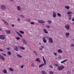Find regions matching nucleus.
I'll return each instance as SVG.
<instances>
[{
  "label": "nucleus",
  "mask_w": 74,
  "mask_h": 74,
  "mask_svg": "<svg viewBox=\"0 0 74 74\" xmlns=\"http://www.w3.org/2000/svg\"><path fill=\"white\" fill-rule=\"evenodd\" d=\"M3 73H4V74H5L6 73H7V70L5 69H4L3 70Z\"/></svg>",
  "instance_id": "a878e982"
},
{
  "label": "nucleus",
  "mask_w": 74,
  "mask_h": 74,
  "mask_svg": "<svg viewBox=\"0 0 74 74\" xmlns=\"http://www.w3.org/2000/svg\"><path fill=\"white\" fill-rule=\"evenodd\" d=\"M54 54L55 55V56H56L57 55V53H54Z\"/></svg>",
  "instance_id": "09e8293b"
},
{
  "label": "nucleus",
  "mask_w": 74,
  "mask_h": 74,
  "mask_svg": "<svg viewBox=\"0 0 74 74\" xmlns=\"http://www.w3.org/2000/svg\"><path fill=\"white\" fill-rule=\"evenodd\" d=\"M6 49L8 50H10V48H6Z\"/></svg>",
  "instance_id": "3c124183"
},
{
  "label": "nucleus",
  "mask_w": 74,
  "mask_h": 74,
  "mask_svg": "<svg viewBox=\"0 0 74 74\" xmlns=\"http://www.w3.org/2000/svg\"><path fill=\"white\" fill-rule=\"evenodd\" d=\"M58 59H61V57H59Z\"/></svg>",
  "instance_id": "6e6d98bb"
},
{
  "label": "nucleus",
  "mask_w": 74,
  "mask_h": 74,
  "mask_svg": "<svg viewBox=\"0 0 74 74\" xmlns=\"http://www.w3.org/2000/svg\"><path fill=\"white\" fill-rule=\"evenodd\" d=\"M49 74H53V73L52 71H50L49 72Z\"/></svg>",
  "instance_id": "79ce46f5"
},
{
  "label": "nucleus",
  "mask_w": 74,
  "mask_h": 74,
  "mask_svg": "<svg viewBox=\"0 0 74 74\" xmlns=\"http://www.w3.org/2000/svg\"><path fill=\"white\" fill-rule=\"evenodd\" d=\"M16 39L17 40H20V38H19V37H16Z\"/></svg>",
  "instance_id": "e433bc0d"
},
{
  "label": "nucleus",
  "mask_w": 74,
  "mask_h": 74,
  "mask_svg": "<svg viewBox=\"0 0 74 74\" xmlns=\"http://www.w3.org/2000/svg\"><path fill=\"white\" fill-rule=\"evenodd\" d=\"M53 18H55L56 16V13L55 12H53Z\"/></svg>",
  "instance_id": "f8f14e48"
},
{
  "label": "nucleus",
  "mask_w": 74,
  "mask_h": 74,
  "mask_svg": "<svg viewBox=\"0 0 74 74\" xmlns=\"http://www.w3.org/2000/svg\"><path fill=\"white\" fill-rule=\"evenodd\" d=\"M49 40L51 43H52L53 42V40H52V39L51 38H49Z\"/></svg>",
  "instance_id": "6e6552de"
},
{
  "label": "nucleus",
  "mask_w": 74,
  "mask_h": 74,
  "mask_svg": "<svg viewBox=\"0 0 74 74\" xmlns=\"http://www.w3.org/2000/svg\"><path fill=\"white\" fill-rule=\"evenodd\" d=\"M5 32L7 34H10V33H11V31L9 30L6 31Z\"/></svg>",
  "instance_id": "9d476101"
},
{
  "label": "nucleus",
  "mask_w": 74,
  "mask_h": 74,
  "mask_svg": "<svg viewBox=\"0 0 74 74\" xmlns=\"http://www.w3.org/2000/svg\"><path fill=\"white\" fill-rule=\"evenodd\" d=\"M67 59H66L64 60L63 61H62L61 62V63H64L65 62H67Z\"/></svg>",
  "instance_id": "dca6fc26"
},
{
  "label": "nucleus",
  "mask_w": 74,
  "mask_h": 74,
  "mask_svg": "<svg viewBox=\"0 0 74 74\" xmlns=\"http://www.w3.org/2000/svg\"><path fill=\"white\" fill-rule=\"evenodd\" d=\"M0 58L2 60H5V58L1 55H0Z\"/></svg>",
  "instance_id": "4468645a"
},
{
  "label": "nucleus",
  "mask_w": 74,
  "mask_h": 74,
  "mask_svg": "<svg viewBox=\"0 0 74 74\" xmlns=\"http://www.w3.org/2000/svg\"><path fill=\"white\" fill-rule=\"evenodd\" d=\"M12 27H14V25L13 24H12Z\"/></svg>",
  "instance_id": "864d4df0"
},
{
  "label": "nucleus",
  "mask_w": 74,
  "mask_h": 74,
  "mask_svg": "<svg viewBox=\"0 0 74 74\" xmlns=\"http://www.w3.org/2000/svg\"><path fill=\"white\" fill-rule=\"evenodd\" d=\"M26 21L28 22H30V19L29 18H27L26 19Z\"/></svg>",
  "instance_id": "c756f323"
},
{
  "label": "nucleus",
  "mask_w": 74,
  "mask_h": 74,
  "mask_svg": "<svg viewBox=\"0 0 74 74\" xmlns=\"http://www.w3.org/2000/svg\"><path fill=\"white\" fill-rule=\"evenodd\" d=\"M17 8L18 11H19V10H21V7L20 6H17Z\"/></svg>",
  "instance_id": "5701e85b"
},
{
  "label": "nucleus",
  "mask_w": 74,
  "mask_h": 74,
  "mask_svg": "<svg viewBox=\"0 0 74 74\" xmlns=\"http://www.w3.org/2000/svg\"><path fill=\"white\" fill-rule=\"evenodd\" d=\"M18 47L20 48V49H22V50H25V48L22 46H18Z\"/></svg>",
  "instance_id": "9b49d317"
},
{
  "label": "nucleus",
  "mask_w": 74,
  "mask_h": 74,
  "mask_svg": "<svg viewBox=\"0 0 74 74\" xmlns=\"http://www.w3.org/2000/svg\"><path fill=\"white\" fill-rule=\"evenodd\" d=\"M43 31L44 32V33H46V34H48V32L46 29H43Z\"/></svg>",
  "instance_id": "ddd939ff"
},
{
  "label": "nucleus",
  "mask_w": 74,
  "mask_h": 74,
  "mask_svg": "<svg viewBox=\"0 0 74 74\" xmlns=\"http://www.w3.org/2000/svg\"><path fill=\"white\" fill-rule=\"evenodd\" d=\"M17 56H18V57H19V58H22V56H21L20 55H17Z\"/></svg>",
  "instance_id": "58836bf2"
},
{
  "label": "nucleus",
  "mask_w": 74,
  "mask_h": 74,
  "mask_svg": "<svg viewBox=\"0 0 74 74\" xmlns=\"http://www.w3.org/2000/svg\"><path fill=\"white\" fill-rule=\"evenodd\" d=\"M5 37V36L4 35H1L0 36V39H1V40H4Z\"/></svg>",
  "instance_id": "7ed1b4c3"
},
{
  "label": "nucleus",
  "mask_w": 74,
  "mask_h": 74,
  "mask_svg": "<svg viewBox=\"0 0 74 74\" xmlns=\"http://www.w3.org/2000/svg\"><path fill=\"white\" fill-rule=\"evenodd\" d=\"M43 42L44 43H47V40H46V39L45 38H43Z\"/></svg>",
  "instance_id": "a211bd4d"
},
{
  "label": "nucleus",
  "mask_w": 74,
  "mask_h": 74,
  "mask_svg": "<svg viewBox=\"0 0 74 74\" xmlns=\"http://www.w3.org/2000/svg\"><path fill=\"white\" fill-rule=\"evenodd\" d=\"M42 74H47V73L46 72V71H42Z\"/></svg>",
  "instance_id": "412c9836"
},
{
  "label": "nucleus",
  "mask_w": 74,
  "mask_h": 74,
  "mask_svg": "<svg viewBox=\"0 0 74 74\" xmlns=\"http://www.w3.org/2000/svg\"><path fill=\"white\" fill-rule=\"evenodd\" d=\"M2 21L3 22H4V24H5V25H6L7 26H8V23L6 21L4 20V19H2Z\"/></svg>",
  "instance_id": "20e7f679"
},
{
  "label": "nucleus",
  "mask_w": 74,
  "mask_h": 74,
  "mask_svg": "<svg viewBox=\"0 0 74 74\" xmlns=\"http://www.w3.org/2000/svg\"><path fill=\"white\" fill-rule=\"evenodd\" d=\"M31 67H34V63H32V64L31 65Z\"/></svg>",
  "instance_id": "72a5a7b5"
},
{
  "label": "nucleus",
  "mask_w": 74,
  "mask_h": 74,
  "mask_svg": "<svg viewBox=\"0 0 74 74\" xmlns=\"http://www.w3.org/2000/svg\"><path fill=\"white\" fill-rule=\"evenodd\" d=\"M65 27L67 30L70 29V26L68 25H66L65 26Z\"/></svg>",
  "instance_id": "39448f33"
},
{
  "label": "nucleus",
  "mask_w": 74,
  "mask_h": 74,
  "mask_svg": "<svg viewBox=\"0 0 74 74\" xmlns=\"http://www.w3.org/2000/svg\"><path fill=\"white\" fill-rule=\"evenodd\" d=\"M9 70L11 71H14V69H12V68H10L9 69Z\"/></svg>",
  "instance_id": "cd10ccee"
},
{
  "label": "nucleus",
  "mask_w": 74,
  "mask_h": 74,
  "mask_svg": "<svg viewBox=\"0 0 74 74\" xmlns=\"http://www.w3.org/2000/svg\"><path fill=\"white\" fill-rule=\"evenodd\" d=\"M8 55H11V53L10 51H8Z\"/></svg>",
  "instance_id": "c85d7f7f"
},
{
  "label": "nucleus",
  "mask_w": 74,
  "mask_h": 74,
  "mask_svg": "<svg viewBox=\"0 0 74 74\" xmlns=\"http://www.w3.org/2000/svg\"><path fill=\"white\" fill-rule=\"evenodd\" d=\"M50 68H52H52H53V66H52V65H50Z\"/></svg>",
  "instance_id": "a18cd8bd"
},
{
  "label": "nucleus",
  "mask_w": 74,
  "mask_h": 74,
  "mask_svg": "<svg viewBox=\"0 0 74 74\" xmlns=\"http://www.w3.org/2000/svg\"><path fill=\"white\" fill-rule=\"evenodd\" d=\"M30 23V24H31V25H34V23L33 22H31Z\"/></svg>",
  "instance_id": "ea45409f"
},
{
  "label": "nucleus",
  "mask_w": 74,
  "mask_h": 74,
  "mask_svg": "<svg viewBox=\"0 0 74 74\" xmlns=\"http://www.w3.org/2000/svg\"><path fill=\"white\" fill-rule=\"evenodd\" d=\"M15 32L18 35L19 33L18 32V31H15Z\"/></svg>",
  "instance_id": "c03bdc74"
},
{
  "label": "nucleus",
  "mask_w": 74,
  "mask_h": 74,
  "mask_svg": "<svg viewBox=\"0 0 74 74\" xmlns=\"http://www.w3.org/2000/svg\"><path fill=\"white\" fill-rule=\"evenodd\" d=\"M18 21H19V22H20V19L19 18H18Z\"/></svg>",
  "instance_id": "8fccbe9b"
},
{
  "label": "nucleus",
  "mask_w": 74,
  "mask_h": 74,
  "mask_svg": "<svg viewBox=\"0 0 74 74\" xmlns=\"http://www.w3.org/2000/svg\"><path fill=\"white\" fill-rule=\"evenodd\" d=\"M39 44H41V42H40L39 43Z\"/></svg>",
  "instance_id": "e2e57ef3"
},
{
  "label": "nucleus",
  "mask_w": 74,
  "mask_h": 74,
  "mask_svg": "<svg viewBox=\"0 0 74 74\" xmlns=\"http://www.w3.org/2000/svg\"><path fill=\"white\" fill-rule=\"evenodd\" d=\"M46 27L47 28H49L50 27V26L49 25H47Z\"/></svg>",
  "instance_id": "a19ab883"
},
{
  "label": "nucleus",
  "mask_w": 74,
  "mask_h": 74,
  "mask_svg": "<svg viewBox=\"0 0 74 74\" xmlns=\"http://www.w3.org/2000/svg\"><path fill=\"white\" fill-rule=\"evenodd\" d=\"M65 35L67 37H68L69 36V35H70V34L69 33L66 32L65 33Z\"/></svg>",
  "instance_id": "aec40b11"
},
{
  "label": "nucleus",
  "mask_w": 74,
  "mask_h": 74,
  "mask_svg": "<svg viewBox=\"0 0 74 74\" xmlns=\"http://www.w3.org/2000/svg\"><path fill=\"white\" fill-rule=\"evenodd\" d=\"M74 44H71V47H74Z\"/></svg>",
  "instance_id": "37998d69"
},
{
  "label": "nucleus",
  "mask_w": 74,
  "mask_h": 74,
  "mask_svg": "<svg viewBox=\"0 0 74 74\" xmlns=\"http://www.w3.org/2000/svg\"><path fill=\"white\" fill-rule=\"evenodd\" d=\"M71 19V17H70L69 18V19Z\"/></svg>",
  "instance_id": "13d9d810"
},
{
  "label": "nucleus",
  "mask_w": 74,
  "mask_h": 74,
  "mask_svg": "<svg viewBox=\"0 0 74 74\" xmlns=\"http://www.w3.org/2000/svg\"><path fill=\"white\" fill-rule=\"evenodd\" d=\"M19 32L21 34H24V32L23 31H19Z\"/></svg>",
  "instance_id": "7c9ffc66"
},
{
  "label": "nucleus",
  "mask_w": 74,
  "mask_h": 74,
  "mask_svg": "<svg viewBox=\"0 0 74 74\" xmlns=\"http://www.w3.org/2000/svg\"><path fill=\"white\" fill-rule=\"evenodd\" d=\"M14 0H10L11 1H14Z\"/></svg>",
  "instance_id": "bf43d9fd"
},
{
  "label": "nucleus",
  "mask_w": 74,
  "mask_h": 74,
  "mask_svg": "<svg viewBox=\"0 0 74 74\" xmlns=\"http://www.w3.org/2000/svg\"><path fill=\"white\" fill-rule=\"evenodd\" d=\"M21 68L23 69V65H22L21 66Z\"/></svg>",
  "instance_id": "de8ad7c7"
},
{
  "label": "nucleus",
  "mask_w": 74,
  "mask_h": 74,
  "mask_svg": "<svg viewBox=\"0 0 74 74\" xmlns=\"http://www.w3.org/2000/svg\"><path fill=\"white\" fill-rule=\"evenodd\" d=\"M33 52L34 53H36V54L37 53V52L36 51H33Z\"/></svg>",
  "instance_id": "49530a36"
},
{
  "label": "nucleus",
  "mask_w": 74,
  "mask_h": 74,
  "mask_svg": "<svg viewBox=\"0 0 74 74\" xmlns=\"http://www.w3.org/2000/svg\"><path fill=\"white\" fill-rule=\"evenodd\" d=\"M22 42H23V44H25V45H27V44L26 41L24 39H22Z\"/></svg>",
  "instance_id": "1a4fd4ad"
},
{
  "label": "nucleus",
  "mask_w": 74,
  "mask_h": 74,
  "mask_svg": "<svg viewBox=\"0 0 74 74\" xmlns=\"http://www.w3.org/2000/svg\"><path fill=\"white\" fill-rule=\"evenodd\" d=\"M53 66H57V67H58L59 65L56 64H53Z\"/></svg>",
  "instance_id": "2f4dec72"
},
{
  "label": "nucleus",
  "mask_w": 74,
  "mask_h": 74,
  "mask_svg": "<svg viewBox=\"0 0 74 74\" xmlns=\"http://www.w3.org/2000/svg\"><path fill=\"white\" fill-rule=\"evenodd\" d=\"M18 35L19 36H20L21 37H22V35H21V34H20V33H19Z\"/></svg>",
  "instance_id": "4c0bfd02"
},
{
  "label": "nucleus",
  "mask_w": 74,
  "mask_h": 74,
  "mask_svg": "<svg viewBox=\"0 0 74 74\" xmlns=\"http://www.w3.org/2000/svg\"><path fill=\"white\" fill-rule=\"evenodd\" d=\"M58 52L59 53H62V51L60 49H59L58 50Z\"/></svg>",
  "instance_id": "2eb2a0df"
},
{
  "label": "nucleus",
  "mask_w": 74,
  "mask_h": 74,
  "mask_svg": "<svg viewBox=\"0 0 74 74\" xmlns=\"http://www.w3.org/2000/svg\"><path fill=\"white\" fill-rule=\"evenodd\" d=\"M40 47L42 48H40L39 49V50H41V51H42V49L44 48V46H41Z\"/></svg>",
  "instance_id": "b1692460"
},
{
  "label": "nucleus",
  "mask_w": 74,
  "mask_h": 74,
  "mask_svg": "<svg viewBox=\"0 0 74 74\" xmlns=\"http://www.w3.org/2000/svg\"><path fill=\"white\" fill-rule=\"evenodd\" d=\"M36 62H39V63L40 62V58H37L36 60Z\"/></svg>",
  "instance_id": "6ab92c4d"
},
{
  "label": "nucleus",
  "mask_w": 74,
  "mask_h": 74,
  "mask_svg": "<svg viewBox=\"0 0 74 74\" xmlns=\"http://www.w3.org/2000/svg\"><path fill=\"white\" fill-rule=\"evenodd\" d=\"M71 16V15H69L68 16H69V17H70Z\"/></svg>",
  "instance_id": "4d7b16f0"
},
{
  "label": "nucleus",
  "mask_w": 74,
  "mask_h": 74,
  "mask_svg": "<svg viewBox=\"0 0 74 74\" xmlns=\"http://www.w3.org/2000/svg\"><path fill=\"white\" fill-rule=\"evenodd\" d=\"M14 50H15L16 51H18V47L16 46H15L14 47Z\"/></svg>",
  "instance_id": "f3484780"
},
{
  "label": "nucleus",
  "mask_w": 74,
  "mask_h": 74,
  "mask_svg": "<svg viewBox=\"0 0 74 74\" xmlns=\"http://www.w3.org/2000/svg\"><path fill=\"white\" fill-rule=\"evenodd\" d=\"M42 58H43V61L44 63L39 65V68L41 67H42L43 66H44L45 65V64H46V62L45 61V58H44V56H42Z\"/></svg>",
  "instance_id": "f257e3e1"
},
{
  "label": "nucleus",
  "mask_w": 74,
  "mask_h": 74,
  "mask_svg": "<svg viewBox=\"0 0 74 74\" xmlns=\"http://www.w3.org/2000/svg\"><path fill=\"white\" fill-rule=\"evenodd\" d=\"M38 22L42 24L44 23H45V21L42 20H38Z\"/></svg>",
  "instance_id": "0eeeda50"
},
{
  "label": "nucleus",
  "mask_w": 74,
  "mask_h": 74,
  "mask_svg": "<svg viewBox=\"0 0 74 74\" xmlns=\"http://www.w3.org/2000/svg\"><path fill=\"white\" fill-rule=\"evenodd\" d=\"M20 16H21V18H25V16H24L23 15L21 14L20 15Z\"/></svg>",
  "instance_id": "c9c22d12"
},
{
  "label": "nucleus",
  "mask_w": 74,
  "mask_h": 74,
  "mask_svg": "<svg viewBox=\"0 0 74 74\" xmlns=\"http://www.w3.org/2000/svg\"><path fill=\"white\" fill-rule=\"evenodd\" d=\"M47 22L49 23V24H51V23H52V21L51 20H48L47 21Z\"/></svg>",
  "instance_id": "393cba45"
},
{
  "label": "nucleus",
  "mask_w": 74,
  "mask_h": 74,
  "mask_svg": "<svg viewBox=\"0 0 74 74\" xmlns=\"http://www.w3.org/2000/svg\"><path fill=\"white\" fill-rule=\"evenodd\" d=\"M0 51H3V50H2V49H0Z\"/></svg>",
  "instance_id": "603ef678"
},
{
  "label": "nucleus",
  "mask_w": 74,
  "mask_h": 74,
  "mask_svg": "<svg viewBox=\"0 0 74 74\" xmlns=\"http://www.w3.org/2000/svg\"><path fill=\"white\" fill-rule=\"evenodd\" d=\"M73 13V12H67V14L68 15H70V14H71Z\"/></svg>",
  "instance_id": "bb28decb"
},
{
  "label": "nucleus",
  "mask_w": 74,
  "mask_h": 74,
  "mask_svg": "<svg viewBox=\"0 0 74 74\" xmlns=\"http://www.w3.org/2000/svg\"><path fill=\"white\" fill-rule=\"evenodd\" d=\"M36 56H37V53H36Z\"/></svg>",
  "instance_id": "680f3d73"
},
{
  "label": "nucleus",
  "mask_w": 74,
  "mask_h": 74,
  "mask_svg": "<svg viewBox=\"0 0 74 74\" xmlns=\"http://www.w3.org/2000/svg\"><path fill=\"white\" fill-rule=\"evenodd\" d=\"M72 21H74V18H73V19H72Z\"/></svg>",
  "instance_id": "5fc2aeb1"
},
{
  "label": "nucleus",
  "mask_w": 74,
  "mask_h": 74,
  "mask_svg": "<svg viewBox=\"0 0 74 74\" xmlns=\"http://www.w3.org/2000/svg\"><path fill=\"white\" fill-rule=\"evenodd\" d=\"M0 31H1V29L0 28Z\"/></svg>",
  "instance_id": "052dcab7"
},
{
  "label": "nucleus",
  "mask_w": 74,
  "mask_h": 74,
  "mask_svg": "<svg viewBox=\"0 0 74 74\" xmlns=\"http://www.w3.org/2000/svg\"><path fill=\"white\" fill-rule=\"evenodd\" d=\"M57 15L58 16H60V17H61V14H60L58 13L57 14Z\"/></svg>",
  "instance_id": "473e14b6"
},
{
  "label": "nucleus",
  "mask_w": 74,
  "mask_h": 74,
  "mask_svg": "<svg viewBox=\"0 0 74 74\" xmlns=\"http://www.w3.org/2000/svg\"><path fill=\"white\" fill-rule=\"evenodd\" d=\"M1 8L2 10H5L6 8L5 6L4 5H2L1 6Z\"/></svg>",
  "instance_id": "423d86ee"
},
{
  "label": "nucleus",
  "mask_w": 74,
  "mask_h": 74,
  "mask_svg": "<svg viewBox=\"0 0 74 74\" xmlns=\"http://www.w3.org/2000/svg\"><path fill=\"white\" fill-rule=\"evenodd\" d=\"M64 68V66H58V70H59L60 71H61V70H62Z\"/></svg>",
  "instance_id": "f03ea898"
},
{
  "label": "nucleus",
  "mask_w": 74,
  "mask_h": 74,
  "mask_svg": "<svg viewBox=\"0 0 74 74\" xmlns=\"http://www.w3.org/2000/svg\"><path fill=\"white\" fill-rule=\"evenodd\" d=\"M65 8L66 9H67V10H69V9H70V7H69V6H65Z\"/></svg>",
  "instance_id": "4be33fe9"
},
{
  "label": "nucleus",
  "mask_w": 74,
  "mask_h": 74,
  "mask_svg": "<svg viewBox=\"0 0 74 74\" xmlns=\"http://www.w3.org/2000/svg\"><path fill=\"white\" fill-rule=\"evenodd\" d=\"M2 55H3V56H6L7 55V54H5L4 53H2Z\"/></svg>",
  "instance_id": "f704fd0d"
}]
</instances>
